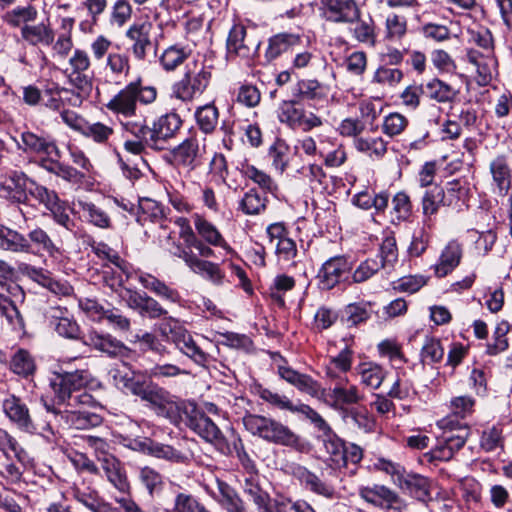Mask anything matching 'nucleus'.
I'll return each mask as SVG.
<instances>
[{
  "instance_id": "1",
  "label": "nucleus",
  "mask_w": 512,
  "mask_h": 512,
  "mask_svg": "<svg viewBox=\"0 0 512 512\" xmlns=\"http://www.w3.org/2000/svg\"><path fill=\"white\" fill-rule=\"evenodd\" d=\"M278 375L299 391L323 401L334 409H343L345 405L357 404L363 399L358 387L350 384L346 376L337 379L335 386L327 391L310 375L300 373L286 365L278 366Z\"/></svg>"
},
{
  "instance_id": "2",
  "label": "nucleus",
  "mask_w": 512,
  "mask_h": 512,
  "mask_svg": "<svg viewBox=\"0 0 512 512\" xmlns=\"http://www.w3.org/2000/svg\"><path fill=\"white\" fill-rule=\"evenodd\" d=\"M50 385L58 401L68 408L93 407L97 404L93 396L85 391L99 386L88 369L57 373Z\"/></svg>"
},
{
  "instance_id": "3",
  "label": "nucleus",
  "mask_w": 512,
  "mask_h": 512,
  "mask_svg": "<svg viewBox=\"0 0 512 512\" xmlns=\"http://www.w3.org/2000/svg\"><path fill=\"white\" fill-rule=\"evenodd\" d=\"M113 384L122 392L132 394L153 406L164 408L171 403V396L164 388L143 375L128 369L114 368L110 370Z\"/></svg>"
},
{
  "instance_id": "4",
  "label": "nucleus",
  "mask_w": 512,
  "mask_h": 512,
  "mask_svg": "<svg viewBox=\"0 0 512 512\" xmlns=\"http://www.w3.org/2000/svg\"><path fill=\"white\" fill-rule=\"evenodd\" d=\"M213 67L205 61L193 59L185 63L180 77L171 87L172 96L182 102L201 97L211 84Z\"/></svg>"
},
{
  "instance_id": "5",
  "label": "nucleus",
  "mask_w": 512,
  "mask_h": 512,
  "mask_svg": "<svg viewBox=\"0 0 512 512\" xmlns=\"http://www.w3.org/2000/svg\"><path fill=\"white\" fill-rule=\"evenodd\" d=\"M443 433L437 439V444L429 452L423 455L427 462L449 461L453 458L466 443L470 428L455 420L452 416H447L437 422Z\"/></svg>"
},
{
  "instance_id": "6",
  "label": "nucleus",
  "mask_w": 512,
  "mask_h": 512,
  "mask_svg": "<svg viewBox=\"0 0 512 512\" xmlns=\"http://www.w3.org/2000/svg\"><path fill=\"white\" fill-rule=\"evenodd\" d=\"M242 422L249 433L266 442L286 447L300 443V437L290 427L274 418L248 413Z\"/></svg>"
},
{
  "instance_id": "7",
  "label": "nucleus",
  "mask_w": 512,
  "mask_h": 512,
  "mask_svg": "<svg viewBox=\"0 0 512 512\" xmlns=\"http://www.w3.org/2000/svg\"><path fill=\"white\" fill-rule=\"evenodd\" d=\"M113 43L104 35H98L90 44V51L95 61L103 63L105 77L115 83H121L131 73V59L125 51H110Z\"/></svg>"
},
{
  "instance_id": "8",
  "label": "nucleus",
  "mask_w": 512,
  "mask_h": 512,
  "mask_svg": "<svg viewBox=\"0 0 512 512\" xmlns=\"http://www.w3.org/2000/svg\"><path fill=\"white\" fill-rule=\"evenodd\" d=\"M158 330L163 338L172 342L175 347L195 364L206 366L209 361V354L194 340L192 335L185 329L178 319L171 316H163Z\"/></svg>"
},
{
  "instance_id": "9",
  "label": "nucleus",
  "mask_w": 512,
  "mask_h": 512,
  "mask_svg": "<svg viewBox=\"0 0 512 512\" xmlns=\"http://www.w3.org/2000/svg\"><path fill=\"white\" fill-rule=\"evenodd\" d=\"M157 98V90L154 86L143 85V79L138 76L122 88L107 104V108L125 117L136 114L137 102L151 104Z\"/></svg>"
},
{
  "instance_id": "10",
  "label": "nucleus",
  "mask_w": 512,
  "mask_h": 512,
  "mask_svg": "<svg viewBox=\"0 0 512 512\" xmlns=\"http://www.w3.org/2000/svg\"><path fill=\"white\" fill-rule=\"evenodd\" d=\"M2 410L18 430L28 434H40L48 440L54 436L50 423H36L28 406L20 397L9 395L2 402Z\"/></svg>"
},
{
  "instance_id": "11",
  "label": "nucleus",
  "mask_w": 512,
  "mask_h": 512,
  "mask_svg": "<svg viewBox=\"0 0 512 512\" xmlns=\"http://www.w3.org/2000/svg\"><path fill=\"white\" fill-rule=\"evenodd\" d=\"M188 427L206 442L211 443L223 455H231L232 447L219 427L202 411L195 407L187 417Z\"/></svg>"
},
{
  "instance_id": "12",
  "label": "nucleus",
  "mask_w": 512,
  "mask_h": 512,
  "mask_svg": "<svg viewBox=\"0 0 512 512\" xmlns=\"http://www.w3.org/2000/svg\"><path fill=\"white\" fill-rule=\"evenodd\" d=\"M323 440L328 459L335 468H346L349 464L357 465L363 458V450L354 443H345L331 430L324 432Z\"/></svg>"
},
{
  "instance_id": "13",
  "label": "nucleus",
  "mask_w": 512,
  "mask_h": 512,
  "mask_svg": "<svg viewBox=\"0 0 512 512\" xmlns=\"http://www.w3.org/2000/svg\"><path fill=\"white\" fill-rule=\"evenodd\" d=\"M127 306L149 319H159L168 314V311L153 297L145 292L126 289L121 295Z\"/></svg>"
},
{
  "instance_id": "14",
  "label": "nucleus",
  "mask_w": 512,
  "mask_h": 512,
  "mask_svg": "<svg viewBox=\"0 0 512 512\" xmlns=\"http://www.w3.org/2000/svg\"><path fill=\"white\" fill-rule=\"evenodd\" d=\"M152 24L149 22L133 23L125 32L131 42L130 50L135 60L145 61L152 48Z\"/></svg>"
},
{
  "instance_id": "15",
  "label": "nucleus",
  "mask_w": 512,
  "mask_h": 512,
  "mask_svg": "<svg viewBox=\"0 0 512 512\" xmlns=\"http://www.w3.org/2000/svg\"><path fill=\"white\" fill-rule=\"evenodd\" d=\"M323 14L333 23H353L360 16L355 0H321Z\"/></svg>"
},
{
  "instance_id": "16",
  "label": "nucleus",
  "mask_w": 512,
  "mask_h": 512,
  "mask_svg": "<svg viewBox=\"0 0 512 512\" xmlns=\"http://www.w3.org/2000/svg\"><path fill=\"white\" fill-rule=\"evenodd\" d=\"M359 496L367 503L382 509L401 510L404 506L399 495L384 485L360 487Z\"/></svg>"
},
{
  "instance_id": "17",
  "label": "nucleus",
  "mask_w": 512,
  "mask_h": 512,
  "mask_svg": "<svg viewBox=\"0 0 512 512\" xmlns=\"http://www.w3.org/2000/svg\"><path fill=\"white\" fill-rule=\"evenodd\" d=\"M291 474L306 490L314 494L320 495L327 499H333L336 495L335 487L332 484L322 480L318 475L302 465H292Z\"/></svg>"
},
{
  "instance_id": "18",
  "label": "nucleus",
  "mask_w": 512,
  "mask_h": 512,
  "mask_svg": "<svg viewBox=\"0 0 512 512\" xmlns=\"http://www.w3.org/2000/svg\"><path fill=\"white\" fill-rule=\"evenodd\" d=\"M227 57L229 59L249 58L258 44L247 38V30L241 24H235L229 31L227 42Z\"/></svg>"
},
{
  "instance_id": "19",
  "label": "nucleus",
  "mask_w": 512,
  "mask_h": 512,
  "mask_svg": "<svg viewBox=\"0 0 512 512\" xmlns=\"http://www.w3.org/2000/svg\"><path fill=\"white\" fill-rule=\"evenodd\" d=\"M138 448L152 457L175 464H187L190 457L187 453L171 446L149 438L137 443Z\"/></svg>"
},
{
  "instance_id": "20",
  "label": "nucleus",
  "mask_w": 512,
  "mask_h": 512,
  "mask_svg": "<svg viewBox=\"0 0 512 512\" xmlns=\"http://www.w3.org/2000/svg\"><path fill=\"white\" fill-rule=\"evenodd\" d=\"M83 344L89 346L111 358L127 356L129 348L123 342L110 334L90 332L83 338Z\"/></svg>"
},
{
  "instance_id": "21",
  "label": "nucleus",
  "mask_w": 512,
  "mask_h": 512,
  "mask_svg": "<svg viewBox=\"0 0 512 512\" xmlns=\"http://www.w3.org/2000/svg\"><path fill=\"white\" fill-rule=\"evenodd\" d=\"M99 463L107 481L114 489L121 495H129L131 486L122 463L115 456H105Z\"/></svg>"
},
{
  "instance_id": "22",
  "label": "nucleus",
  "mask_w": 512,
  "mask_h": 512,
  "mask_svg": "<svg viewBox=\"0 0 512 512\" xmlns=\"http://www.w3.org/2000/svg\"><path fill=\"white\" fill-rule=\"evenodd\" d=\"M278 118L281 123L288 126H303L314 128L322 125L320 117L312 112H306L296 107L293 102H284L278 110Z\"/></svg>"
},
{
  "instance_id": "23",
  "label": "nucleus",
  "mask_w": 512,
  "mask_h": 512,
  "mask_svg": "<svg viewBox=\"0 0 512 512\" xmlns=\"http://www.w3.org/2000/svg\"><path fill=\"white\" fill-rule=\"evenodd\" d=\"M216 491L205 487L207 493L227 512H247L243 500L228 483L215 478Z\"/></svg>"
},
{
  "instance_id": "24",
  "label": "nucleus",
  "mask_w": 512,
  "mask_h": 512,
  "mask_svg": "<svg viewBox=\"0 0 512 512\" xmlns=\"http://www.w3.org/2000/svg\"><path fill=\"white\" fill-rule=\"evenodd\" d=\"M144 136L140 139L136 135L135 140H127L124 143L125 149L134 154L139 155L144 150L145 145L150 146L156 150L166 149V142L169 137H172L174 132L163 133V130H139Z\"/></svg>"
},
{
  "instance_id": "25",
  "label": "nucleus",
  "mask_w": 512,
  "mask_h": 512,
  "mask_svg": "<svg viewBox=\"0 0 512 512\" xmlns=\"http://www.w3.org/2000/svg\"><path fill=\"white\" fill-rule=\"evenodd\" d=\"M29 248L25 254L31 253H46L50 257H55L61 254L59 246L60 241L54 240L48 233L41 227L31 229L27 236Z\"/></svg>"
},
{
  "instance_id": "26",
  "label": "nucleus",
  "mask_w": 512,
  "mask_h": 512,
  "mask_svg": "<svg viewBox=\"0 0 512 512\" xmlns=\"http://www.w3.org/2000/svg\"><path fill=\"white\" fill-rule=\"evenodd\" d=\"M302 37L299 34L282 32L271 36L268 39V45L265 50V59L269 62L277 59L281 55L295 51L300 46Z\"/></svg>"
},
{
  "instance_id": "27",
  "label": "nucleus",
  "mask_w": 512,
  "mask_h": 512,
  "mask_svg": "<svg viewBox=\"0 0 512 512\" xmlns=\"http://www.w3.org/2000/svg\"><path fill=\"white\" fill-rule=\"evenodd\" d=\"M20 35L25 43L33 47H48L55 40V33L49 21L23 25L20 29Z\"/></svg>"
},
{
  "instance_id": "28",
  "label": "nucleus",
  "mask_w": 512,
  "mask_h": 512,
  "mask_svg": "<svg viewBox=\"0 0 512 512\" xmlns=\"http://www.w3.org/2000/svg\"><path fill=\"white\" fill-rule=\"evenodd\" d=\"M194 226L197 234L209 245L221 247L228 253L233 252V249L224 239L217 227L208 221L204 216L195 213L192 215Z\"/></svg>"
},
{
  "instance_id": "29",
  "label": "nucleus",
  "mask_w": 512,
  "mask_h": 512,
  "mask_svg": "<svg viewBox=\"0 0 512 512\" xmlns=\"http://www.w3.org/2000/svg\"><path fill=\"white\" fill-rule=\"evenodd\" d=\"M347 270L348 262L345 257L336 256L328 259L318 275L322 288L329 290L335 287Z\"/></svg>"
},
{
  "instance_id": "30",
  "label": "nucleus",
  "mask_w": 512,
  "mask_h": 512,
  "mask_svg": "<svg viewBox=\"0 0 512 512\" xmlns=\"http://www.w3.org/2000/svg\"><path fill=\"white\" fill-rule=\"evenodd\" d=\"M193 53L189 44L175 43L163 50L159 57L161 67L166 72H173L182 64L187 63Z\"/></svg>"
},
{
  "instance_id": "31",
  "label": "nucleus",
  "mask_w": 512,
  "mask_h": 512,
  "mask_svg": "<svg viewBox=\"0 0 512 512\" xmlns=\"http://www.w3.org/2000/svg\"><path fill=\"white\" fill-rule=\"evenodd\" d=\"M397 485L418 501L426 503L431 499L430 482L420 474L405 472Z\"/></svg>"
},
{
  "instance_id": "32",
  "label": "nucleus",
  "mask_w": 512,
  "mask_h": 512,
  "mask_svg": "<svg viewBox=\"0 0 512 512\" xmlns=\"http://www.w3.org/2000/svg\"><path fill=\"white\" fill-rule=\"evenodd\" d=\"M462 253V246L457 241H450L442 250L434 266L436 276L441 278L451 273L459 265Z\"/></svg>"
},
{
  "instance_id": "33",
  "label": "nucleus",
  "mask_w": 512,
  "mask_h": 512,
  "mask_svg": "<svg viewBox=\"0 0 512 512\" xmlns=\"http://www.w3.org/2000/svg\"><path fill=\"white\" fill-rule=\"evenodd\" d=\"M30 180L24 175L14 174L0 183V195L15 202H22L29 194Z\"/></svg>"
},
{
  "instance_id": "34",
  "label": "nucleus",
  "mask_w": 512,
  "mask_h": 512,
  "mask_svg": "<svg viewBox=\"0 0 512 512\" xmlns=\"http://www.w3.org/2000/svg\"><path fill=\"white\" fill-rule=\"evenodd\" d=\"M50 323L56 333L68 339H78L81 333L78 323L67 315L66 310L51 308L49 312Z\"/></svg>"
},
{
  "instance_id": "35",
  "label": "nucleus",
  "mask_w": 512,
  "mask_h": 512,
  "mask_svg": "<svg viewBox=\"0 0 512 512\" xmlns=\"http://www.w3.org/2000/svg\"><path fill=\"white\" fill-rule=\"evenodd\" d=\"M444 206L461 210L467 206L469 197V185L466 181L455 179L442 188Z\"/></svg>"
},
{
  "instance_id": "36",
  "label": "nucleus",
  "mask_w": 512,
  "mask_h": 512,
  "mask_svg": "<svg viewBox=\"0 0 512 512\" xmlns=\"http://www.w3.org/2000/svg\"><path fill=\"white\" fill-rule=\"evenodd\" d=\"M29 245L26 236L19 231L0 224V251L9 254H25Z\"/></svg>"
},
{
  "instance_id": "37",
  "label": "nucleus",
  "mask_w": 512,
  "mask_h": 512,
  "mask_svg": "<svg viewBox=\"0 0 512 512\" xmlns=\"http://www.w3.org/2000/svg\"><path fill=\"white\" fill-rule=\"evenodd\" d=\"M490 173L495 186V192L498 195H506L512 187V171L507 159L504 156H498L492 160L490 163Z\"/></svg>"
},
{
  "instance_id": "38",
  "label": "nucleus",
  "mask_w": 512,
  "mask_h": 512,
  "mask_svg": "<svg viewBox=\"0 0 512 512\" xmlns=\"http://www.w3.org/2000/svg\"><path fill=\"white\" fill-rule=\"evenodd\" d=\"M138 281L145 289L151 291L160 298L172 303H178L181 300V296L176 289L168 286L165 282L152 274L141 272L138 275Z\"/></svg>"
},
{
  "instance_id": "39",
  "label": "nucleus",
  "mask_w": 512,
  "mask_h": 512,
  "mask_svg": "<svg viewBox=\"0 0 512 512\" xmlns=\"http://www.w3.org/2000/svg\"><path fill=\"white\" fill-rule=\"evenodd\" d=\"M86 407L69 408L65 411L67 424L79 430L97 427L102 423L100 415L90 412ZM64 417V415H61Z\"/></svg>"
},
{
  "instance_id": "40",
  "label": "nucleus",
  "mask_w": 512,
  "mask_h": 512,
  "mask_svg": "<svg viewBox=\"0 0 512 512\" xmlns=\"http://www.w3.org/2000/svg\"><path fill=\"white\" fill-rule=\"evenodd\" d=\"M243 490L257 506L259 512L273 511L274 501H271L269 494L259 486L256 475L251 473L245 478Z\"/></svg>"
},
{
  "instance_id": "41",
  "label": "nucleus",
  "mask_w": 512,
  "mask_h": 512,
  "mask_svg": "<svg viewBox=\"0 0 512 512\" xmlns=\"http://www.w3.org/2000/svg\"><path fill=\"white\" fill-rule=\"evenodd\" d=\"M353 351L346 346L336 356H331L325 366V375L330 381L343 378L352 366Z\"/></svg>"
},
{
  "instance_id": "42",
  "label": "nucleus",
  "mask_w": 512,
  "mask_h": 512,
  "mask_svg": "<svg viewBox=\"0 0 512 512\" xmlns=\"http://www.w3.org/2000/svg\"><path fill=\"white\" fill-rule=\"evenodd\" d=\"M467 58L477 68L478 83L487 85L492 80L496 69L497 61L493 54L481 55L477 51L470 50L467 53Z\"/></svg>"
},
{
  "instance_id": "43",
  "label": "nucleus",
  "mask_w": 512,
  "mask_h": 512,
  "mask_svg": "<svg viewBox=\"0 0 512 512\" xmlns=\"http://www.w3.org/2000/svg\"><path fill=\"white\" fill-rule=\"evenodd\" d=\"M192 260L193 261L190 260V270L192 272L200 275L215 285H221L223 283L225 274L218 264L201 259L199 257L192 258Z\"/></svg>"
},
{
  "instance_id": "44",
  "label": "nucleus",
  "mask_w": 512,
  "mask_h": 512,
  "mask_svg": "<svg viewBox=\"0 0 512 512\" xmlns=\"http://www.w3.org/2000/svg\"><path fill=\"white\" fill-rule=\"evenodd\" d=\"M424 89L430 99L439 103L452 102L458 95L457 89L438 78H433L428 81Z\"/></svg>"
},
{
  "instance_id": "45",
  "label": "nucleus",
  "mask_w": 512,
  "mask_h": 512,
  "mask_svg": "<svg viewBox=\"0 0 512 512\" xmlns=\"http://www.w3.org/2000/svg\"><path fill=\"white\" fill-rule=\"evenodd\" d=\"M38 17V11L33 5L17 6L3 16L4 21L11 27L18 28L30 25Z\"/></svg>"
},
{
  "instance_id": "46",
  "label": "nucleus",
  "mask_w": 512,
  "mask_h": 512,
  "mask_svg": "<svg viewBox=\"0 0 512 512\" xmlns=\"http://www.w3.org/2000/svg\"><path fill=\"white\" fill-rule=\"evenodd\" d=\"M0 315L3 316L8 324L17 331H21L25 327L23 316L21 315L15 300L1 293L0 299Z\"/></svg>"
},
{
  "instance_id": "47",
  "label": "nucleus",
  "mask_w": 512,
  "mask_h": 512,
  "mask_svg": "<svg viewBox=\"0 0 512 512\" xmlns=\"http://www.w3.org/2000/svg\"><path fill=\"white\" fill-rule=\"evenodd\" d=\"M511 324L506 321H500L493 332V341L486 345V353L490 356H495L499 353L506 351L509 347L507 334L511 330Z\"/></svg>"
},
{
  "instance_id": "48",
  "label": "nucleus",
  "mask_w": 512,
  "mask_h": 512,
  "mask_svg": "<svg viewBox=\"0 0 512 512\" xmlns=\"http://www.w3.org/2000/svg\"><path fill=\"white\" fill-rule=\"evenodd\" d=\"M357 371L361 383L371 389H378L385 378L383 368L376 363H361L357 367Z\"/></svg>"
},
{
  "instance_id": "49",
  "label": "nucleus",
  "mask_w": 512,
  "mask_h": 512,
  "mask_svg": "<svg viewBox=\"0 0 512 512\" xmlns=\"http://www.w3.org/2000/svg\"><path fill=\"white\" fill-rule=\"evenodd\" d=\"M354 27L351 28L353 37L360 43L369 47H374L376 44V32L374 21L371 18L355 20Z\"/></svg>"
},
{
  "instance_id": "50",
  "label": "nucleus",
  "mask_w": 512,
  "mask_h": 512,
  "mask_svg": "<svg viewBox=\"0 0 512 512\" xmlns=\"http://www.w3.org/2000/svg\"><path fill=\"white\" fill-rule=\"evenodd\" d=\"M164 512H210L206 506L195 496L179 492L175 495L173 508Z\"/></svg>"
},
{
  "instance_id": "51",
  "label": "nucleus",
  "mask_w": 512,
  "mask_h": 512,
  "mask_svg": "<svg viewBox=\"0 0 512 512\" xmlns=\"http://www.w3.org/2000/svg\"><path fill=\"white\" fill-rule=\"evenodd\" d=\"M403 78L404 73L401 69L382 65L374 72L372 83L382 87L395 88L402 82Z\"/></svg>"
},
{
  "instance_id": "52",
  "label": "nucleus",
  "mask_w": 512,
  "mask_h": 512,
  "mask_svg": "<svg viewBox=\"0 0 512 512\" xmlns=\"http://www.w3.org/2000/svg\"><path fill=\"white\" fill-rule=\"evenodd\" d=\"M92 251L101 259H106L110 263L114 264L121 272L126 275V279L129 278L130 265L128 262L123 260L117 251L112 249L106 243L98 242L92 246Z\"/></svg>"
},
{
  "instance_id": "53",
  "label": "nucleus",
  "mask_w": 512,
  "mask_h": 512,
  "mask_svg": "<svg viewBox=\"0 0 512 512\" xmlns=\"http://www.w3.org/2000/svg\"><path fill=\"white\" fill-rule=\"evenodd\" d=\"M21 139L24 149H29L37 153L42 152L48 155L56 151V146L52 142L30 130L21 132Z\"/></svg>"
},
{
  "instance_id": "54",
  "label": "nucleus",
  "mask_w": 512,
  "mask_h": 512,
  "mask_svg": "<svg viewBox=\"0 0 512 512\" xmlns=\"http://www.w3.org/2000/svg\"><path fill=\"white\" fill-rule=\"evenodd\" d=\"M44 93L45 96H49L46 106L51 109H59L64 99L69 100L73 105H79L82 101L79 94H75L73 91L59 88L55 85L45 89Z\"/></svg>"
},
{
  "instance_id": "55",
  "label": "nucleus",
  "mask_w": 512,
  "mask_h": 512,
  "mask_svg": "<svg viewBox=\"0 0 512 512\" xmlns=\"http://www.w3.org/2000/svg\"><path fill=\"white\" fill-rule=\"evenodd\" d=\"M11 370L20 376L27 377L35 371V361L32 355L24 349L15 352L10 363Z\"/></svg>"
},
{
  "instance_id": "56",
  "label": "nucleus",
  "mask_w": 512,
  "mask_h": 512,
  "mask_svg": "<svg viewBox=\"0 0 512 512\" xmlns=\"http://www.w3.org/2000/svg\"><path fill=\"white\" fill-rule=\"evenodd\" d=\"M354 144L359 151L374 153L378 156L386 152V143L382 138L376 136H361L360 132L363 130H353Z\"/></svg>"
},
{
  "instance_id": "57",
  "label": "nucleus",
  "mask_w": 512,
  "mask_h": 512,
  "mask_svg": "<svg viewBox=\"0 0 512 512\" xmlns=\"http://www.w3.org/2000/svg\"><path fill=\"white\" fill-rule=\"evenodd\" d=\"M79 206L89 223L102 229L110 228V217L103 209L91 202H79Z\"/></svg>"
},
{
  "instance_id": "58",
  "label": "nucleus",
  "mask_w": 512,
  "mask_h": 512,
  "mask_svg": "<svg viewBox=\"0 0 512 512\" xmlns=\"http://www.w3.org/2000/svg\"><path fill=\"white\" fill-rule=\"evenodd\" d=\"M239 207L246 215H258L266 208V198L256 189H250L244 194Z\"/></svg>"
},
{
  "instance_id": "59",
  "label": "nucleus",
  "mask_w": 512,
  "mask_h": 512,
  "mask_svg": "<svg viewBox=\"0 0 512 512\" xmlns=\"http://www.w3.org/2000/svg\"><path fill=\"white\" fill-rule=\"evenodd\" d=\"M296 96L301 99L315 100L326 96L325 87L315 79H303L297 83Z\"/></svg>"
},
{
  "instance_id": "60",
  "label": "nucleus",
  "mask_w": 512,
  "mask_h": 512,
  "mask_svg": "<svg viewBox=\"0 0 512 512\" xmlns=\"http://www.w3.org/2000/svg\"><path fill=\"white\" fill-rule=\"evenodd\" d=\"M243 172L247 178L256 183L262 190L273 195L276 194L278 186L270 175L253 165H246Z\"/></svg>"
},
{
  "instance_id": "61",
  "label": "nucleus",
  "mask_w": 512,
  "mask_h": 512,
  "mask_svg": "<svg viewBox=\"0 0 512 512\" xmlns=\"http://www.w3.org/2000/svg\"><path fill=\"white\" fill-rule=\"evenodd\" d=\"M133 8L128 0H116L110 9L109 22L113 26L123 27L132 18Z\"/></svg>"
},
{
  "instance_id": "62",
  "label": "nucleus",
  "mask_w": 512,
  "mask_h": 512,
  "mask_svg": "<svg viewBox=\"0 0 512 512\" xmlns=\"http://www.w3.org/2000/svg\"><path fill=\"white\" fill-rule=\"evenodd\" d=\"M300 177L308 181L313 190L322 188L326 180V173L323 168L317 164L303 165L297 170Z\"/></svg>"
},
{
  "instance_id": "63",
  "label": "nucleus",
  "mask_w": 512,
  "mask_h": 512,
  "mask_svg": "<svg viewBox=\"0 0 512 512\" xmlns=\"http://www.w3.org/2000/svg\"><path fill=\"white\" fill-rule=\"evenodd\" d=\"M139 479L151 496L155 493H159L163 488L164 482L162 475L149 466L140 469Z\"/></svg>"
},
{
  "instance_id": "64",
  "label": "nucleus",
  "mask_w": 512,
  "mask_h": 512,
  "mask_svg": "<svg viewBox=\"0 0 512 512\" xmlns=\"http://www.w3.org/2000/svg\"><path fill=\"white\" fill-rule=\"evenodd\" d=\"M381 269H385L383 264L376 258H367L362 261L354 270L352 279L354 283H363L372 278Z\"/></svg>"
}]
</instances>
